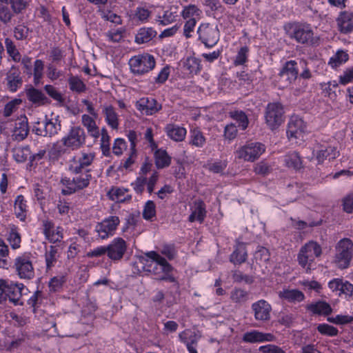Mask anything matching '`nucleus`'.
Here are the masks:
<instances>
[{
    "mask_svg": "<svg viewBox=\"0 0 353 353\" xmlns=\"http://www.w3.org/2000/svg\"><path fill=\"white\" fill-rule=\"evenodd\" d=\"M145 256L150 260H146L144 270L152 273L155 279L161 281H165L170 283H176V279L170 274L173 268L167 260L155 251H150L145 253Z\"/></svg>",
    "mask_w": 353,
    "mask_h": 353,
    "instance_id": "obj_1",
    "label": "nucleus"
},
{
    "mask_svg": "<svg viewBox=\"0 0 353 353\" xmlns=\"http://www.w3.org/2000/svg\"><path fill=\"white\" fill-rule=\"evenodd\" d=\"M24 285L0 279V303H4L7 300L14 305H23V290Z\"/></svg>",
    "mask_w": 353,
    "mask_h": 353,
    "instance_id": "obj_2",
    "label": "nucleus"
},
{
    "mask_svg": "<svg viewBox=\"0 0 353 353\" xmlns=\"http://www.w3.org/2000/svg\"><path fill=\"white\" fill-rule=\"evenodd\" d=\"M92 179V175L88 170H85L84 174H75L72 179L69 177L62 178L61 183L65 186L62 190L63 195H70L87 188Z\"/></svg>",
    "mask_w": 353,
    "mask_h": 353,
    "instance_id": "obj_3",
    "label": "nucleus"
},
{
    "mask_svg": "<svg viewBox=\"0 0 353 353\" xmlns=\"http://www.w3.org/2000/svg\"><path fill=\"white\" fill-rule=\"evenodd\" d=\"M61 128V123L59 116L48 118L46 115L43 121L34 123L32 132L38 136L52 137L57 134Z\"/></svg>",
    "mask_w": 353,
    "mask_h": 353,
    "instance_id": "obj_4",
    "label": "nucleus"
},
{
    "mask_svg": "<svg viewBox=\"0 0 353 353\" xmlns=\"http://www.w3.org/2000/svg\"><path fill=\"white\" fill-rule=\"evenodd\" d=\"M289 37L301 44H307L313 40L314 32L310 25L293 23L286 26Z\"/></svg>",
    "mask_w": 353,
    "mask_h": 353,
    "instance_id": "obj_5",
    "label": "nucleus"
},
{
    "mask_svg": "<svg viewBox=\"0 0 353 353\" xmlns=\"http://www.w3.org/2000/svg\"><path fill=\"white\" fill-rule=\"evenodd\" d=\"M265 151V146L260 142L248 141L236 150V157L245 161L254 162Z\"/></svg>",
    "mask_w": 353,
    "mask_h": 353,
    "instance_id": "obj_6",
    "label": "nucleus"
},
{
    "mask_svg": "<svg viewBox=\"0 0 353 353\" xmlns=\"http://www.w3.org/2000/svg\"><path fill=\"white\" fill-rule=\"evenodd\" d=\"M155 63L154 57L147 53L134 56L129 61L131 72L137 75L150 72L154 68Z\"/></svg>",
    "mask_w": 353,
    "mask_h": 353,
    "instance_id": "obj_7",
    "label": "nucleus"
},
{
    "mask_svg": "<svg viewBox=\"0 0 353 353\" xmlns=\"http://www.w3.org/2000/svg\"><path fill=\"white\" fill-rule=\"evenodd\" d=\"M265 119L270 130L278 128L284 121L283 105L279 102L269 103L265 108Z\"/></svg>",
    "mask_w": 353,
    "mask_h": 353,
    "instance_id": "obj_8",
    "label": "nucleus"
},
{
    "mask_svg": "<svg viewBox=\"0 0 353 353\" xmlns=\"http://www.w3.org/2000/svg\"><path fill=\"white\" fill-rule=\"evenodd\" d=\"M321 248L317 243L310 241L301 248L298 254L299 264L303 268L310 270L311 263L315 258L321 254Z\"/></svg>",
    "mask_w": 353,
    "mask_h": 353,
    "instance_id": "obj_9",
    "label": "nucleus"
},
{
    "mask_svg": "<svg viewBox=\"0 0 353 353\" xmlns=\"http://www.w3.org/2000/svg\"><path fill=\"white\" fill-rule=\"evenodd\" d=\"M336 262L341 269L347 268L353 255V243L349 239H343L338 243Z\"/></svg>",
    "mask_w": 353,
    "mask_h": 353,
    "instance_id": "obj_10",
    "label": "nucleus"
},
{
    "mask_svg": "<svg viewBox=\"0 0 353 353\" xmlns=\"http://www.w3.org/2000/svg\"><path fill=\"white\" fill-rule=\"evenodd\" d=\"M86 135L80 126H72L68 134L61 139L63 145L72 150L80 148L85 143Z\"/></svg>",
    "mask_w": 353,
    "mask_h": 353,
    "instance_id": "obj_11",
    "label": "nucleus"
},
{
    "mask_svg": "<svg viewBox=\"0 0 353 353\" xmlns=\"http://www.w3.org/2000/svg\"><path fill=\"white\" fill-rule=\"evenodd\" d=\"M197 32L199 39L206 48H212L219 40V30L217 26L203 23L199 26Z\"/></svg>",
    "mask_w": 353,
    "mask_h": 353,
    "instance_id": "obj_12",
    "label": "nucleus"
},
{
    "mask_svg": "<svg viewBox=\"0 0 353 353\" xmlns=\"http://www.w3.org/2000/svg\"><path fill=\"white\" fill-rule=\"evenodd\" d=\"M23 65V73L26 74L28 77L32 74L34 76V84L37 86L41 83L43 77V71L44 69L43 61L41 59H37L34 63V70L32 72V59L27 56L23 57L21 61Z\"/></svg>",
    "mask_w": 353,
    "mask_h": 353,
    "instance_id": "obj_13",
    "label": "nucleus"
},
{
    "mask_svg": "<svg viewBox=\"0 0 353 353\" xmlns=\"http://www.w3.org/2000/svg\"><path fill=\"white\" fill-rule=\"evenodd\" d=\"M119 223L120 220L118 216H110L101 222L97 223L94 230L98 234L99 238L105 239L114 234Z\"/></svg>",
    "mask_w": 353,
    "mask_h": 353,
    "instance_id": "obj_14",
    "label": "nucleus"
},
{
    "mask_svg": "<svg viewBox=\"0 0 353 353\" xmlns=\"http://www.w3.org/2000/svg\"><path fill=\"white\" fill-rule=\"evenodd\" d=\"M14 267L20 279L30 280L34 277L32 263L28 256L22 255L17 257Z\"/></svg>",
    "mask_w": 353,
    "mask_h": 353,
    "instance_id": "obj_15",
    "label": "nucleus"
},
{
    "mask_svg": "<svg viewBox=\"0 0 353 353\" xmlns=\"http://www.w3.org/2000/svg\"><path fill=\"white\" fill-rule=\"evenodd\" d=\"M255 320L261 322H266L270 319L272 306L265 300L261 299L251 305Z\"/></svg>",
    "mask_w": 353,
    "mask_h": 353,
    "instance_id": "obj_16",
    "label": "nucleus"
},
{
    "mask_svg": "<svg viewBox=\"0 0 353 353\" xmlns=\"http://www.w3.org/2000/svg\"><path fill=\"white\" fill-rule=\"evenodd\" d=\"M298 75V63L294 60L286 61L279 73L280 79L285 81L286 85L294 82L297 79Z\"/></svg>",
    "mask_w": 353,
    "mask_h": 353,
    "instance_id": "obj_17",
    "label": "nucleus"
},
{
    "mask_svg": "<svg viewBox=\"0 0 353 353\" xmlns=\"http://www.w3.org/2000/svg\"><path fill=\"white\" fill-rule=\"evenodd\" d=\"M306 125L303 120L296 116L290 118L288 125L287 136L288 139H299L303 137Z\"/></svg>",
    "mask_w": 353,
    "mask_h": 353,
    "instance_id": "obj_18",
    "label": "nucleus"
},
{
    "mask_svg": "<svg viewBox=\"0 0 353 353\" xmlns=\"http://www.w3.org/2000/svg\"><path fill=\"white\" fill-rule=\"evenodd\" d=\"M28 133L29 126L27 117L23 116L15 120L12 130V139L14 141H21L28 137Z\"/></svg>",
    "mask_w": 353,
    "mask_h": 353,
    "instance_id": "obj_19",
    "label": "nucleus"
},
{
    "mask_svg": "<svg viewBox=\"0 0 353 353\" xmlns=\"http://www.w3.org/2000/svg\"><path fill=\"white\" fill-rule=\"evenodd\" d=\"M126 250L125 241L121 238L114 239L107 246L108 256L113 261L121 259Z\"/></svg>",
    "mask_w": 353,
    "mask_h": 353,
    "instance_id": "obj_20",
    "label": "nucleus"
},
{
    "mask_svg": "<svg viewBox=\"0 0 353 353\" xmlns=\"http://www.w3.org/2000/svg\"><path fill=\"white\" fill-rule=\"evenodd\" d=\"M136 108L147 115H152L161 109V105L150 97H143L136 103Z\"/></svg>",
    "mask_w": 353,
    "mask_h": 353,
    "instance_id": "obj_21",
    "label": "nucleus"
},
{
    "mask_svg": "<svg viewBox=\"0 0 353 353\" xmlns=\"http://www.w3.org/2000/svg\"><path fill=\"white\" fill-rule=\"evenodd\" d=\"M8 89L11 92H16L22 86L23 79L21 77L20 70L12 65L6 74Z\"/></svg>",
    "mask_w": 353,
    "mask_h": 353,
    "instance_id": "obj_22",
    "label": "nucleus"
},
{
    "mask_svg": "<svg viewBox=\"0 0 353 353\" xmlns=\"http://www.w3.org/2000/svg\"><path fill=\"white\" fill-rule=\"evenodd\" d=\"M339 30L343 34L353 31V13L348 11L341 12L336 18Z\"/></svg>",
    "mask_w": 353,
    "mask_h": 353,
    "instance_id": "obj_23",
    "label": "nucleus"
},
{
    "mask_svg": "<svg viewBox=\"0 0 353 353\" xmlns=\"http://www.w3.org/2000/svg\"><path fill=\"white\" fill-rule=\"evenodd\" d=\"M339 156V150L334 145H322L316 153V159L319 163H322L327 159L330 161Z\"/></svg>",
    "mask_w": 353,
    "mask_h": 353,
    "instance_id": "obj_24",
    "label": "nucleus"
},
{
    "mask_svg": "<svg viewBox=\"0 0 353 353\" xmlns=\"http://www.w3.org/2000/svg\"><path fill=\"white\" fill-rule=\"evenodd\" d=\"M26 94L28 99L34 104L43 105L50 103V99L46 97L41 90L32 86L26 89Z\"/></svg>",
    "mask_w": 353,
    "mask_h": 353,
    "instance_id": "obj_25",
    "label": "nucleus"
},
{
    "mask_svg": "<svg viewBox=\"0 0 353 353\" xmlns=\"http://www.w3.org/2000/svg\"><path fill=\"white\" fill-rule=\"evenodd\" d=\"M165 132L167 136L174 141H182L186 135L185 128L173 123L166 125Z\"/></svg>",
    "mask_w": 353,
    "mask_h": 353,
    "instance_id": "obj_26",
    "label": "nucleus"
},
{
    "mask_svg": "<svg viewBox=\"0 0 353 353\" xmlns=\"http://www.w3.org/2000/svg\"><path fill=\"white\" fill-rule=\"evenodd\" d=\"M248 253L245 244L238 242L234 250L230 256V261L234 264H241L246 261Z\"/></svg>",
    "mask_w": 353,
    "mask_h": 353,
    "instance_id": "obj_27",
    "label": "nucleus"
},
{
    "mask_svg": "<svg viewBox=\"0 0 353 353\" xmlns=\"http://www.w3.org/2000/svg\"><path fill=\"white\" fill-rule=\"evenodd\" d=\"M157 35V32L152 28L143 27L138 30L134 41L137 44L148 43Z\"/></svg>",
    "mask_w": 353,
    "mask_h": 353,
    "instance_id": "obj_28",
    "label": "nucleus"
},
{
    "mask_svg": "<svg viewBox=\"0 0 353 353\" xmlns=\"http://www.w3.org/2000/svg\"><path fill=\"white\" fill-rule=\"evenodd\" d=\"M307 310L313 314L327 316L332 313V309L330 304L325 301H317L307 305Z\"/></svg>",
    "mask_w": 353,
    "mask_h": 353,
    "instance_id": "obj_29",
    "label": "nucleus"
},
{
    "mask_svg": "<svg viewBox=\"0 0 353 353\" xmlns=\"http://www.w3.org/2000/svg\"><path fill=\"white\" fill-rule=\"evenodd\" d=\"M82 124L86 128L88 132L91 137L98 138L100 135L99 129L96 125L95 121L88 114H83L81 117Z\"/></svg>",
    "mask_w": 353,
    "mask_h": 353,
    "instance_id": "obj_30",
    "label": "nucleus"
},
{
    "mask_svg": "<svg viewBox=\"0 0 353 353\" xmlns=\"http://www.w3.org/2000/svg\"><path fill=\"white\" fill-rule=\"evenodd\" d=\"M14 214L21 221H25L27 215L26 201L23 196L19 195L17 196L14 202Z\"/></svg>",
    "mask_w": 353,
    "mask_h": 353,
    "instance_id": "obj_31",
    "label": "nucleus"
},
{
    "mask_svg": "<svg viewBox=\"0 0 353 353\" xmlns=\"http://www.w3.org/2000/svg\"><path fill=\"white\" fill-rule=\"evenodd\" d=\"M284 162L288 168L295 170H299L303 167L301 157L296 151L290 152L285 155Z\"/></svg>",
    "mask_w": 353,
    "mask_h": 353,
    "instance_id": "obj_32",
    "label": "nucleus"
},
{
    "mask_svg": "<svg viewBox=\"0 0 353 353\" xmlns=\"http://www.w3.org/2000/svg\"><path fill=\"white\" fill-rule=\"evenodd\" d=\"M154 160L155 165L159 169L168 167L171 163V157L165 150L161 149L154 152Z\"/></svg>",
    "mask_w": 353,
    "mask_h": 353,
    "instance_id": "obj_33",
    "label": "nucleus"
},
{
    "mask_svg": "<svg viewBox=\"0 0 353 353\" xmlns=\"http://www.w3.org/2000/svg\"><path fill=\"white\" fill-rule=\"evenodd\" d=\"M279 296L289 302H301L305 298L303 293L298 290H285L279 292Z\"/></svg>",
    "mask_w": 353,
    "mask_h": 353,
    "instance_id": "obj_34",
    "label": "nucleus"
},
{
    "mask_svg": "<svg viewBox=\"0 0 353 353\" xmlns=\"http://www.w3.org/2000/svg\"><path fill=\"white\" fill-rule=\"evenodd\" d=\"M107 123L112 128L117 129L119 126L118 116L112 105L105 106L103 109Z\"/></svg>",
    "mask_w": 353,
    "mask_h": 353,
    "instance_id": "obj_35",
    "label": "nucleus"
},
{
    "mask_svg": "<svg viewBox=\"0 0 353 353\" xmlns=\"http://www.w3.org/2000/svg\"><path fill=\"white\" fill-rule=\"evenodd\" d=\"M201 61L195 57H188L183 62V68L190 74H196L201 71Z\"/></svg>",
    "mask_w": 353,
    "mask_h": 353,
    "instance_id": "obj_36",
    "label": "nucleus"
},
{
    "mask_svg": "<svg viewBox=\"0 0 353 353\" xmlns=\"http://www.w3.org/2000/svg\"><path fill=\"white\" fill-rule=\"evenodd\" d=\"M230 117L239 123V127L245 130L249 124V120L246 114L242 110H234L229 112Z\"/></svg>",
    "mask_w": 353,
    "mask_h": 353,
    "instance_id": "obj_37",
    "label": "nucleus"
},
{
    "mask_svg": "<svg viewBox=\"0 0 353 353\" xmlns=\"http://www.w3.org/2000/svg\"><path fill=\"white\" fill-rule=\"evenodd\" d=\"M230 299L235 303H244L249 299V292L241 288H235L230 292Z\"/></svg>",
    "mask_w": 353,
    "mask_h": 353,
    "instance_id": "obj_38",
    "label": "nucleus"
},
{
    "mask_svg": "<svg viewBox=\"0 0 353 353\" xmlns=\"http://www.w3.org/2000/svg\"><path fill=\"white\" fill-rule=\"evenodd\" d=\"M206 139L200 130L195 128L190 131V144L196 148H203Z\"/></svg>",
    "mask_w": 353,
    "mask_h": 353,
    "instance_id": "obj_39",
    "label": "nucleus"
},
{
    "mask_svg": "<svg viewBox=\"0 0 353 353\" xmlns=\"http://www.w3.org/2000/svg\"><path fill=\"white\" fill-rule=\"evenodd\" d=\"M59 258L58 248L57 246L50 245L49 249L46 252L45 259L47 270L51 269L54 266L55 263Z\"/></svg>",
    "mask_w": 353,
    "mask_h": 353,
    "instance_id": "obj_40",
    "label": "nucleus"
},
{
    "mask_svg": "<svg viewBox=\"0 0 353 353\" xmlns=\"http://www.w3.org/2000/svg\"><path fill=\"white\" fill-rule=\"evenodd\" d=\"M348 59V54L345 51L341 50H338L336 53L330 58L328 64L332 68H336L345 63Z\"/></svg>",
    "mask_w": 353,
    "mask_h": 353,
    "instance_id": "obj_41",
    "label": "nucleus"
},
{
    "mask_svg": "<svg viewBox=\"0 0 353 353\" xmlns=\"http://www.w3.org/2000/svg\"><path fill=\"white\" fill-rule=\"evenodd\" d=\"M13 157L19 163L25 162L27 159L30 160V150L28 146L19 147L13 150Z\"/></svg>",
    "mask_w": 353,
    "mask_h": 353,
    "instance_id": "obj_42",
    "label": "nucleus"
},
{
    "mask_svg": "<svg viewBox=\"0 0 353 353\" xmlns=\"http://www.w3.org/2000/svg\"><path fill=\"white\" fill-rule=\"evenodd\" d=\"M70 89L72 92L81 93L85 91L86 85L77 76H72L68 79Z\"/></svg>",
    "mask_w": 353,
    "mask_h": 353,
    "instance_id": "obj_43",
    "label": "nucleus"
},
{
    "mask_svg": "<svg viewBox=\"0 0 353 353\" xmlns=\"http://www.w3.org/2000/svg\"><path fill=\"white\" fill-rule=\"evenodd\" d=\"M5 45L8 54L14 61L19 62L21 59V54L12 39L6 38L5 40Z\"/></svg>",
    "mask_w": 353,
    "mask_h": 353,
    "instance_id": "obj_44",
    "label": "nucleus"
},
{
    "mask_svg": "<svg viewBox=\"0 0 353 353\" xmlns=\"http://www.w3.org/2000/svg\"><path fill=\"white\" fill-rule=\"evenodd\" d=\"M101 149L103 155L108 157L110 154V139L108 131L105 128L101 130Z\"/></svg>",
    "mask_w": 353,
    "mask_h": 353,
    "instance_id": "obj_45",
    "label": "nucleus"
},
{
    "mask_svg": "<svg viewBox=\"0 0 353 353\" xmlns=\"http://www.w3.org/2000/svg\"><path fill=\"white\" fill-rule=\"evenodd\" d=\"M201 337V335L200 334L199 332H194L189 336V339L188 340L185 345L189 353H198L196 350V346Z\"/></svg>",
    "mask_w": 353,
    "mask_h": 353,
    "instance_id": "obj_46",
    "label": "nucleus"
},
{
    "mask_svg": "<svg viewBox=\"0 0 353 353\" xmlns=\"http://www.w3.org/2000/svg\"><path fill=\"white\" fill-rule=\"evenodd\" d=\"M316 329L322 335L328 336H335L339 333V330L336 327L326 323L319 324Z\"/></svg>",
    "mask_w": 353,
    "mask_h": 353,
    "instance_id": "obj_47",
    "label": "nucleus"
},
{
    "mask_svg": "<svg viewBox=\"0 0 353 353\" xmlns=\"http://www.w3.org/2000/svg\"><path fill=\"white\" fill-rule=\"evenodd\" d=\"M66 281L64 276H57L52 277L49 281V288L50 292L59 291L63 283Z\"/></svg>",
    "mask_w": 353,
    "mask_h": 353,
    "instance_id": "obj_48",
    "label": "nucleus"
},
{
    "mask_svg": "<svg viewBox=\"0 0 353 353\" xmlns=\"http://www.w3.org/2000/svg\"><path fill=\"white\" fill-rule=\"evenodd\" d=\"M195 209L192 212L196 216V221L202 223L206 216L205 205L203 201H198L195 203Z\"/></svg>",
    "mask_w": 353,
    "mask_h": 353,
    "instance_id": "obj_49",
    "label": "nucleus"
},
{
    "mask_svg": "<svg viewBox=\"0 0 353 353\" xmlns=\"http://www.w3.org/2000/svg\"><path fill=\"white\" fill-rule=\"evenodd\" d=\"M8 4H10L11 8L15 14L21 13L28 6L27 0H9Z\"/></svg>",
    "mask_w": 353,
    "mask_h": 353,
    "instance_id": "obj_50",
    "label": "nucleus"
},
{
    "mask_svg": "<svg viewBox=\"0 0 353 353\" xmlns=\"http://www.w3.org/2000/svg\"><path fill=\"white\" fill-rule=\"evenodd\" d=\"M242 340L250 343H261V332L259 330L247 332L243 335Z\"/></svg>",
    "mask_w": 353,
    "mask_h": 353,
    "instance_id": "obj_51",
    "label": "nucleus"
},
{
    "mask_svg": "<svg viewBox=\"0 0 353 353\" xmlns=\"http://www.w3.org/2000/svg\"><path fill=\"white\" fill-rule=\"evenodd\" d=\"M21 103V99H14L7 103L3 109V116L5 117H10L14 112H15L19 105Z\"/></svg>",
    "mask_w": 353,
    "mask_h": 353,
    "instance_id": "obj_52",
    "label": "nucleus"
},
{
    "mask_svg": "<svg viewBox=\"0 0 353 353\" xmlns=\"http://www.w3.org/2000/svg\"><path fill=\"white\" fill-rule=\"evenodd\" d=\"M29 32V28L23 24L18 25L14 28V37L17 40L26 39Z\"/></svg>",
    "mask_w": 353,
    "mask_h": 353,
    "instance_id": "obj_53",
    "label": "nucleus"
},
{
    "mask_svg": "<svg viewBox=\"0 0 353 353\" xmlns=\"http://www.w3.org/2000/svg\"><path fill=\"white\" fill-rule=\"evenodd\" d=\"M156 214V206L152 201H148L144 206L143 217L145 220H151Z\"/></svg>",
    "mask_w": 353,
    "mask_h": 353,
    "instance_id": "obj_54",
    "label": "nucleus"
},
{
    "mask_svg": "<svg viewBox=\"0 0 353 353\" xmlns=\"http://www.w3.org/2000/svg\"><path fill=\"white\" fill-rule=\"evenodd\" d=\"M125 32L124 29L119 28L114 31H108L105 33V35L110 41L119 43L123 40Z\"/></svg>",
    "mask_w": 353,
    "mask_h": 353,
    "instance_id": "obj_55",
    "label": "nucleus"
},
{
    "mask_svg": "<svg viewBox=\"0 0 353 353\" xmlns=\"http://www.w3.org/2000/svg\"><path fill=\"white\" fill-rule=\"evenodd\" d=\"M3 3H0V21L3 23L7 24L11 21L13 14L9 8Z\"/></svg>",
    "mask_w": 353,
    "mask_h": 353,
    "instance_id": "obj_56",
    "label": "nucleus"
},
{
    "mask_svg": "<svg viewBox=\"0 0 353 353\" xmlns=\"http://www.w3.org/2000/svg\"><path fill=\"white\" fill-rule=\"evenodd\" d=\"M201 10L194 5L185 6L182 11V17L184 19L194 18V16H199Z\"/></svg>",
    "mask_w": 353,
    "mask_h": 353,
    "instance_id": "obj_57",
    "label": "nucleus"
},
{
    "mask_svg": "<svg viewBox=\"0 0 353 353\" xmlns=\"http://www.w3.org/2000/svg\"><path fill=\"white\" fill-rule=\"evenodd\" d=\"M232 279L234 282L241 283L245 282L247 284H251L253 283L254 279L252 276L244 274L239 270H236L233 272Z\"/></svg>",
    "mask_w": 353,
    "mask_h": 353,
    "instance_id": "obj_58",
    "label": "nucleus"
},
{
    "mask_svg": "<svg viewBox=\"0 0 353 353\" xmlns=\"http://www.w3.org/2000/svg\"><path fill=\"white\" fill-rule=\"evenodd\" d=\"M176 15L174 14L170 10H166L164 12L163 15L158 16V19L157 21L159 23L160 25L167 26L176 20Z\"/></svg>",
    "mask_w": 353,
    "mask_h": 353,
    "instance_id": "obj_59",
    "label": "nucleus"
},
{
    "mask_svg": "<svg viewBox=\"0 0 353 353\" xmlns=\"http://www.w3.org/2000/svg\"><path fill=\"white\" fill-rule=\"evenodd\" d=\"M44 89L46 93L54 100L61 103L63 101V98L61 94L58 92L54 86L51 85H46L44 87Z\"/></svg>",
    "mask_w": 353,
    "mask_h": 353,
    "instance_id": "obj_60",
    "label": "nucleus"
},
{
    "mask_svg": "<svg viewBox=\"0 0 353 353\" xmlns=\"http://www.w3.org/2000/svg\"><path fill=\"white\" fill-rule=\"evenodd\" d=\"M237 132L236 126L233 123H230L225 125L223 135L225 139L231 141L236 138Z\"/></svg>",
    "mask_w": 353,
    "mask_h": 353,
    "instance_id": "obj_61",
    "label": "nucleus"
},
{
    "mask_svg": "<svg viewBox=\"0 0 353 353\" xmlns=\"http://www.w3.org/2000/svg\"><path fill=\"white\" fill-rule=\"evenodd\" d=\"M339 83L342 85H346L353 81V67L347 68L339 76Z\"/></svg>",
    "mask_w": 353,
    "mask_h": 353,
    "instance_id": "obj_62",
    "label": "nucleus"
},
{
    "mask_svg": "<svg viewBox=\"0 0 353 353\" xmlns=\"http://www.w3.org/2000/svg\"><path fill=\"white\" fill-rule=\"evenodd\" d=\"M343 208L347 213L353 212V192L348 194L343 199Z\"/></svg>",
    "mask_w": 353,
    "mask_h": 353,
    "instance_id": "obj_63",
    "label": "nucleus"
},
{
    "mask_svg": "<svg viewBox=\"0 0 353 353\" xmlns=\"http://www.w3.org/2000/svg\"><path fill=\"white\" fill-rule=\"evenodd\" d=\"M259 351L263 353H285L281 347L272 344L261 346L259 347Z\"/></svg>",
    "mask_w": 353,
    "mask_h": 353,
    "instance_id": "obj_64",
    "label": "nucleus"
}]
</instances>
